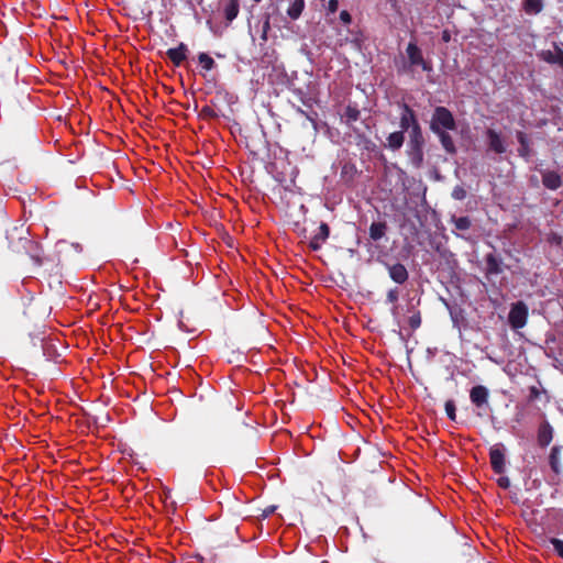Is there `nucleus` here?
Segmentation results:
<instances>
[{"mask_svg": "<svg viewBox=\"0 0 563 563\" xmlns=\"http://www.w3.org/2000/svg\"><path fill=\"white\" fill-rule=\"evenodd\" d=\"M393 314L396 317L398 314V307L395 306L391 310Z\"/></svg>", "mask_w": 563, "mask_h": 563, "instance_id": "39", "label": "nucleus"}, {"mask_svg": "<svg viewBox=\"0 0 563 563\" xmlns=\"http://www.w3.org/2000/svg\"><path fill=\"white\" fill-rule=\"evenodd\" d=\"M330 229L327 223H321L319 232L311 239L310 247L319 250L321 244L329 238Z\"/></svg>", "mask_w": 563, "mask_h": 563, "instance_id": "12", "label": "nucleus"}, {"mask_svg": "<svg viewBox=\"0 0 563 563\" xmlns=\"http://www.w3.org/2000/svg\"><path fill=\"white\" fill-rule=\"evenodd\" d=\"M398 297H399V291L397 288L390 289L387 292V300L391 303L396 302L398 300Z\"/></svg>", "mask_w": 563, "mask_h": 563, "instance_id": "33", "label": "nucleus"}, {"mask_svg": "<svg viewBox=\"0 0 563 563\" xmlns=\"http://www.w3.org/2000/svg\"><path fill=\"white\" fill-rule=\"evenodd\" d=\"M303 8H305V1L303 0H295L291 3V5L288 8L287 14L292 20H296V19H298L301 15Z\"/></svg>", "mask_w": 563, "mask_h": 563, "instance_id": "23", "label": "nucleus"}, {"mask_svg": "<svg viewBox=\"0 0 563 563\" xmlns=\"http://www.w3.org/2000/svg\"><path fill=\"white\" fill-rule=\"evenodd\" d=\"M452 197L456 200H463L466 197V190L462 186L454 187Z\"/></svg>", "mask_w": 563, "mask_h": 563, "instance_id": "30", "label": "nucleus"}, {"mask_svg": "<svg viewBox=\"0 0 563 563\" xmlns=\"http://www.w3.org/2000/svg\"><path fill=\"white\" fill-rule=\"evenodd\" d=\"M199 63L206 70H211L214 67V60L207 53H200L198 56Z\"/></svg>", "mask_w": 563, "mask_h": 563, "instance_id": "26", "label": "nucleus"}, {"mask_svg": "<svg viewBox=\"0 0 563 563\" xmlns=\"http://www.w3.org/2000/svg\"><path fill=\"white\" fill-rule=\"evenodd\" d=\"M404 141H405L404 132L397 131V132L389 134V136L387 137L386 146L393 151H397L402 146Z\"/></svg>", "mask_w": 563, "mask_h": 563, "instance_id": "15", "label": "nucleus"}, {"mask_svg": "<svg viewBox=\"0 0 563 563\" xmlns=\"http://www.w3.org/2000/svg\"><path fill=\"white\" fill-rule=\"evenodd\" d=\"M541 57L543 60L551 64H563V51L556 48L555 51H543L541 53Z\"/></svg>", "mask_w": 563, "mask_h": 563, "instance_id": "16", "label": "nucleus"}, {"mask_svg": "<svg viewBox=\"0 0 563 563\" xmlns=\"http://www.w3.org/2000/svg\"><path fill=\"white\" fill-rule=\"evenodd\" d=\"M409 325L415 330L421 324V316L419 311H415L408 319Z\"/></svg>", "mask_w": 563, "mask_h": 563, "instance_id": "28", "label": "nucleus"}, {"mask_svg": "<svg viewBox=\"0 0 563 563\" xmlns=\"http://www.w3.org/2000/svg\"><path fill=\"white\" fill-rule=\"evenodd\" d=\"M255 2H260L261 0H254Z\"/></svg>", "mask_w": 563, "mask_h": 563, "instance_id": "40", "label": "nucleus"}, {"mask_svg": "<svg viewBox=\"0 0 563 563\" xmlns=\"http://www.w3.org/2000/svg\"><path fill=\"white\" fill-rule=\"evenodd\" d=\"M485 263L487 274L497 275L501 273L500 262L496 258L494 254H487L485 257Z\"/></svg>", "mask_w": 563, "mask_h": 563, "instance_id": "18", "label": "nucleus"}, {"mask_svg": "<svg viewBox=\"0 0 563 563\" xmlns=\"http://www.w3.org/2000/svg\"><path fill=\"white\" fill-rule=\"evenodd\" d=\"M435 134L439 136L440 142H441L442 146L444 147V150L450 154H454L456 151L455 144H454L452 136L446 132V130H441V131H439V133H435Z\"/></svg>", "mask_w": 563, "mask_h": 563, "instance_id": "14", "label": "nucleus"}, {"mask_svg": "<svg viewBox=\"0 0 563 563\" xmlns=\"http://www.w3.org/2000/svg\"><path fill=\"white\" fill-rule=\"evenodd\" d=\"M423 146H410V158L415 166L420 167L423 161Z\"/></svg>", "mask_w": 563, "mask_h": 563, "instance_id": "24", "label": "nucleus"}, {"mask_svg": "<svg viewBox=\"0 0 563 563\" xmlns=\"http://www.w3.org/2000/svg\"><path fill=\"white\" fill-rule=\"evenodd\" d=\"M553 438V429L549 422H543L539 427L538 431V443L540 446H547L550 444Z\"/></svg>", "mask_w": 563, "mask_h": 563, "instance_id": "11", "label": "nucleus"}, {"mask_svg": "<svg viewBox=\"0 0 563 563\" xmlns=\"http://www.w3.org/2000/svg\"><path fill=\"white\" fill-rule=\"evenodd\" d=\"M551 543L554 547L556 553L563 559V540L552 538Z\"/></svg>", "mask_w": 563, "mask_h": 563, "instance_id": "31", "label": "nucleus"}, {"mask_svg": "<svg viewBox=\"0 0 563 563\" xmlns=\"http://www.w3.org/2000/svg\"><path fill=\"white\" fill-rule=\"evenodd\" d=\"M387 230V224L385 222H373L369 227V236L374 241L380 240Z\"/></svg>", "mask_w": 563, "mask_h": 563, "instance_id": "17", "label": "nucleus"}, {"mask_svg": "<svg viewBox=\"0 0 563 563\" xmlns=\"http://www.w3.org/2000/svg\"><path fill=\"white\" fill-rule=\"evenodd\" d=\"M406 52L411 66H421L423 70L431 69L429 64L423 59L421 49L413 42L408 44Z\"/></svg>", "mask_w": 563, "mask_h": 563, "instance_id": "3", "label": "nucleus"}, {"mask_svg": "<svg viewBox=\"0 0 563 563\" xmlns=\"http://www.w3.org/2000/svg\"><path fill=\"white\" fill-rule=\"evenodd\" d=\"M417 125H419V123L415 112L407 104H404V112L400 117V128L402 132L409 129L412 130V128Z\"/></svg>", "mask_w": 563, "mask_h": 563, "instance_id": "7", "label": "nucleus"}, {"mask_svg": "<svg viewBox=\"0 0 563 563\" xmlns=\"http://www.w3.org/2000/svg\"><path fill=\"white\" fill-rule=\"evenodd\" d=\"M344 117L349 123L356 121L360 118V111L355 107H346Z\"/></svg>", "mask_w": 563, "mask_h": 563, "instance_id": "27", "label": "nucleus"}, {"mask_svg": "<svg viewBox=\"0 0 563 563\" xmlns=\"http://www.w3.org/2000/svg\"><path fill=\"white\" fill-rule=\"evenodd\" d=\"M486 137L490 151L495 152L496 154H503L506 152V146L501 135L497 131L494 129H487Z\"/></svg>", "mask_w": 563, "mask_h": 563, "instance_id": "5", "label": "nucleus"}, {"mask_svg": "<svg viewBox=\"0 0 563 563\" xmlns=\"http://www.w3.org/2000/svg\"><path fill=\"white\" fill-rule=\"evenodd\" d=\"M523 10L527 14H538L543 9L542 0H523Z\"/></svg>", "mask_w": 563, "mask_h": 563, "instance_id": "19", "label": "nucleus"}, {"mask_svg": "<svg viewBox=\"0 0 563 563\" xmlns=\"http://www.w3.org/2000/svg\"><path fill=\"white\" fill-rule=\"evenodd\" d=\"M470 398L476 407H482L487 404L488 389L485 386L477 385L471 389Z\"/></svg>", "mask_w": 563, "mask_h": 563, "instance_id": "6", "label": "nucleus"}, {"mask_svg": "<svg viewBox=\"0 0 563 563\" xmlns=\"http://www.w3.org/2000/svg\"><path fill=\"white\" fill-rule=\"evenodd\" d=\"M542 175V184L550 190H555L561 187L562 179L561 176L553 170H543Z\"/></svg>", "mask_w": 563, "mask_h": 563, "instance_id": "8", "label": "nucleus"}, {"mask_svg": "<svg viewBox=\"0 0 563 563\" xmlns=\"http://www.w3.org/2000/svg\"><path fill=\"white\" fill-rule=\"evenodd\" d=\"M340 19L344 24H350L352 21V16L347 11H341Z\"/></svg>", "mask_w": 563, "mask_h": 563, "instance_id": "35", "label": "nucleus"}, {"mask_svg": "<svg viewBox=\"0 0 563 563\" xmlns=\"http://www.w3.org/2000/svg\"><path fill=\"white\" fill-rule=\"evenodd\" d=\"M528 318V309L525 303L517 302L512 306L510 312H509V322L512 328L519 329L522 328Z\"/></svg>", "mask_w": 563, "mask_h": 563, "instance_id": "2", "label": "nucleus"}, {"mask_svg": "<svg viewBox=\"0 0 563 563\" xmlns=\"http://www.w3.org/2000/svg\"><path fill=\"white\" fill-rule=\"evenodd\" d=\"M489 455H490V464H492L493 470L498 474L504 473L505 456H504V453L501 452V450H499L497 448H493L490 450Z\"/></svg>", "mask_w": 563, "mask_h": 563, "instance_id": "10", "label": "nucleus"}, {"mask_svg": "<svg viewBox=\"0 0 563 563\" xmlns=\"http://www.w3.org/2000/svg\"><path fill=\"white\" fill-rule=\"evenodd\" d=\"M187 46L184 43H180L177 47L169 48L166 52V55L175 66H179L187 58Z\"/></svg>", "mask_w": 563, "mask_h": 563, "instance_id": "9", "label": "nucleus"}, {"mask_svg": "<svg viewBox=\"0 0 563 563\" xmlns=\"http://www.w3.org/2000/svg\"><path fill=\"white\" fill-rule=\"evenodd\" d=\"M452 222L454 223L455 228L460 231H466L471 228V220L468 217H452Z\"/></svg>", "mask_w": 563, "mask_h": 563, "instance_id": "25", "label": "nucleus"}, {"mask_svg": "<svg viewBox=\"0 0 563 563\" xmlns=\"http://www.w3.org/2000/svg\"><path fill=\"white\" fill-rule=\"evenodd\" d=\"M389 277L397 284H405L408 280L409 274L407 268L400 264H386Z\"/></svg>", "mask_w": 563, "mask_h": 563, "instance_id": "4", "label": "nucleus"}, {"mask_svg": "<svg viewBox=\"0 0 563 563\" xmlns=\"http://www.w3.org/2000/svg\"><path fill=\"white\" fill-rule=\"evenodd\" d=\"M455 405H454V401L453 400H448L445 402V411H446V415L448 417L451 419V420H455L456 418V412H455Z\"/></svg>", "mask_w": 563, "mask_h": 563, "instance_id": "29", "label": "nucleus"}, {"mask_svg": "<svg viewBox=\"0 0 563 563\" xmlns=\"http://www.w3.org/2000/svg\"><path fill=\"white\" fill-rule=\"evenodd\" d=\"M560 460H561L560 448L553 446L550 452L549 462H550L551 468L555 473H560V468H561Z\"/></svg>", "mask_w": 563, "mask_h": 563, "instance_id": "20", "label": "nucleus"}, {"mask_svg": "<svg viewBox=\"0 0 563 563\" xmlns=\"http://www.w3.org/2000/svg\"><path fill=\"white\" fill-rule=\"evenodd\" d=\"M517 139L520 144V147L518 150L519 155L525 158H528L530 155V146H529V142H528L526 134L523 132H518Z\"/></svg>", "mask_w": 563, "mask_h": 563, "instance_id": "22", "label": "nucleus"}, {"mask_svg": "<svg viewBox=\"0 0 563 563\" xmlns=\"http://www.w3.org/2000/svg\"><path fill=\"white\" fill-rule=\"evenodd\" d=\"M240 1L229 0L223 8V12L228 23H231L239 14Z\"/></svg>", "mask_w": 563, "mask_h": 563, "instance_id": "13", "label": "nucleus"}, {"mask_svg": "<svg viewBox=\"0 0 563 563\" xmlns=\"http://www.w3.org/2000/svg\"><path fill=\"white\" fill-rule=\"evenodd\" d=\"M430 129L434 133H439L441 130H455L456 123L451 111L444 107H437L432 115Z\"/></svg>", "mask_w": 563, "mask_h": 563, "instance_id": "1", "label": "nucleus"}, {"mask_svg": "<svg viewBox=\"0 0 563 563\" xmlns=\"http://www.w3.org/2000/svg\"><path fill=\"white\" fill-rule=\"evenodd\" d=\"M530 391H531V396H533V397H537L538 394H539V391H538V389L536 387H531Z\"/></svg>", "mask_w": 563, "mask_h": 563, "instance_id": "38", "label": "nucleus"}, {"mask_svg": "<svg viewBox=\"0 0 563 563\" xmlns=\"http://www.w3.org/2000/svg\"><path fill=\"white\" fill-rule=\"evenodd\" d=\"M424 139L420 125L413 126L410 132L409 146H423Z\"/></svg>", "mask_w": 563, "mask_h": 563, "instance_id": "21", "label": "nucleus"}, {"mask_svg": "<svg viewBox=\"0 0 563 563\" xmlns=\"http://www.w3.org/2000/svg\"><path fill=\"white\" fill-rule=\"evenodd\" d=\"M498 485H499L500 487H503V488H508V487H509V485H510V481H509V478H508V477H500V478L498 479Z\"/></svg>", "mask_w": 563, "mask_h": 563, "instance_id": "36", "label": "nucleus"}, {"mask_svg": "<svg viewBox=\"0 0 563 563\" xmlns=\"http://www.w3.org/2000/svg\"><path fill=\"white\" fill-rule=\"evenodd\" d=\"M339 8V0H330L328 3V13H335Z\"/></svg>", "mask_w": 563, "mask_h": 563, "instance_id": "34", "label": "nucleus"}, {"mask_svg": "<svg viewBox=\"0 0 563 563\" xmlns=\"http://www.w3.org/2000/svg\"><path fill=\"white\" fill-rule=\"evenodd\" d=\"M32 258L35 261V263H36L37 265H41V264H42V260H41V257H40V255H38V254H33V255H32Z\"/></svg>", "mask_w": 563, "mask_h": 563, "instance_id": "37", "label": "nucleus"}, {"mask_svg": "<svg viewBox=\"0 0 563 563\" xmlns=\"http://www.w3.org/2000/svg\"><path fill=\"white\" fill-rule=\"evenodd\" d=\"M19 240L23 244V247L30 252H32L34 249H37V245L35 243H33L31 240H29L27 238L20 236Z\"/></svg>", "mask_w": 563, "mask_h": 563, "instance_id": "32", "label": "nucleus"}]
</instances>
